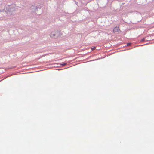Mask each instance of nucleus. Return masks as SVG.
Segmentation results:
<instances>
[{
  "label": "nucleus",
  "instance_id": "nucleus-1",
  "mask_svg": "<svg viewBox=\"0 0 154 154\" xmlns=\"http://www.w3.org/2000/svg\"><path fill=\"white\" fill-rule=\"evenodd\" d=\"M119 30V27H115L113 30L114 32H118Z\"/></svg>",
  "mask_w": 154,
  "mask_h": 154
},
{
  "label": "nucleus",
  "instance_id": "nucleus-2",
  "mask_svg": "<svg viewBox=\"0 0 154 154\" xmlns=\"http://www.w3.org/2000/svg\"><path fill=\"white\" fill-rule=\"evenodd\" d=\"M56 32H52L50 34V36L52 38H55L56 36Z\"/></svg>",
  "mask_w": 154,
  "mask_h": 154
},
{
  "label": "nucleus",
  "instance_id": "nucleus-3",
  "mask_svg": "<svg viewBox=\"0 0 154 154\" xmlns=\"http://www.w3.org/2000/svg\"><path fill=\"white\" fill-rule=\"evenodd\" d=\"M96 48L95 47H94L93 48H92L91 49H92V51H93V50H95L96 49Z\"/></svg>",
  "mask_w": 154,
  "mask_h": 154
},
{
  "label": "nucleus",
  "instance_id": "nucleus-4",
  "mask_svg": "<svg viewBox=\"0 0 154 154\" xmlns=\"http://www.w3.org/2000/svg\"><path fill=\"white\" fill-rule=\"evenodd\" d=\"M131 45V43H128L127 44V45Z\"/></svg>",
  "mask_w": 154,
  "mask_h": 154
},
{
  "label": "nucleus",
  "instance_id": "nucleus-5",
  "mask_svg": "<svg viewBox=\"0 0 154 154\" xmlns=\"http://www.w3.org/2000/svg\"><path fill=\"white\" fill-rule=\"evenodd\" d=\"M145 40V39L144 38H143L141 40V41H144Z\"/></svg>",
  "mask_w": 154,
  "mask_h": 154
},
{
  "label": "nucleus",
  "instance_id": "nucleus-6",
  "mask_svg": "<svg viewBox=\"0 0 154 154\" xmlns=\"http://www.w3.org/2000/svg\"><path fill=\"white\" fill-rule=\"evenodd\" d=\"M66 63H63V64L62 65H63V66H65V65H66Z\"/></svg>",
  "mask_w": 154,
  "mask_h": 154
}]
</instances>
